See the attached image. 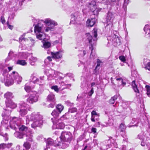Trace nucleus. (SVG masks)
<instances>
[{"label":"nucleus","mask_w":150,"mask_h":150,"mask_svg":"<svg viewBox=\"0 0 150 150\" xmlns=\"http://www.w3.org/2000/svg\"><path fill=\"white\" fill-rule=\"evenodd\" d=\"M30 120L33 121V123L31 124V127L33 128L40 126L41 125V116L37 113H33L30 115L26 117V125L29 124Z\"/></svg>","instance_id":"obj_1"},{"label":"nucleus","mask_w":150,"mask_h":150,"mask_svg":"<svg viewBox=\"0 0 150 150\" xmlns=\"http://www.w3.org/2000/svg\"><path fill=\"white\" fill-rule=\"evenodd\" d=\"M43 29L42 27L40 24H38L35 26L34 32L36 35L37 38L40 40L43 39L42 41L43 45L42 47L44 48H47V39L46 35L42 31Z\"/></svg>","instance_id":"obj_2"},{"label":"nucleus","mask_w":150,"mask_h":150,"mask_svg":"<svg viewBox=\"0 0 150 150\" xmlns=\"http://www.w3.org/2000/svg\"><path fill=\"white\" fill-rule=\"evenodd\" d=\"M93 35H94V38H93L91 35L88 33L86 34V42L88 43L90 45L89 48L91 49V53L90 56L91 58H92L93 56L92 51L95 46L96 41L97 40V29L96 28H94L92 31Z\"/></svg>","instance_id":"obj_3"},{"label":"nucleus","mask_w":150,"mask_h":150,"mask_svg":"<svg viewBox=\"0 0 150 150\" xmlns=\"http://www.w3.org/2000/svg\"><path fill=\"white\" fill-rule=\"evenodd\" d=\"M10 123L11 128L16 130L18 128L21 131H26L28 129L27 127L24 125H22L21 127H19L20 120L16 117L12 118L11 120Z\"/></svg>","instance_id":"obj_4"},{"label":"nucleus","mask_w":150,"mask_h":150,"mask_svg":"<svg viewBox=\"0 0 150 150\" xmlns=\"http://www.w3.org/2000/svg\"><path fill=\"white\" fill-rule=\"evenodd\" d=\"M58 131H56L55 134L58 135L59 134H60L59 137L60 140L64 142H70L72 138V134L69 132H62L61 133Z\"/></svg>","instance_id":"obj_5"},{"label":"nucleus","mask_w":150,"mask_h":150,"mask_svg":"<svg viewBox=\"0 0 150 150\" xmlns=\"http://www.w3.org/2000/svg\"><path fill=\"white\" fill-rule=\"evenodd\" d=\"M57 22L50 18H47V32L50 31L51 35H55L56 32L54 31L55 27L57 25Z\"/></svg>","instance_id":"obj_6"},{"label":"nucleus","mask_w":150,"mask_h":150,"mask_svg":"<svg viewBox=\"0 0 150 150\" xmlns=\"http://www.w3.org/2000/svg\"><path fill=\"white\" fill-rule=\"evenodd\" d=\"M107 40L108 43H111L114 46L120 45L121 43L119 38L115 34H112L111 36L108 37Z\"/></svg>","instance_id":"obj_7"},{"label":"nucleus","mask_w":150,"mask_h":150,"mask_svg":"<svg viewBox=\"0 0 150 150\" xmlns=\"http://www.w3.org/2000/svg\"><path fill=\"white\" fill-rule=\"evenodd\" d=\"M89 7L90 10L93 12L94 15L96 16L98 15L99 12L100 11L102 8L96 7V3L94 1H92L90 3H88Z\"/></svg>","instance_id":"obj_8"},{"label":"nucleus","mask_w":150,"mask_h":150,"mask_svg":"<svg viewBox=\"0 0 150 150\" xmlns=\"http://www.w3.org/2000/svg\"><path fill=\"white\" fill-rule=\"evenodd\" d=\"M62 118L63 117H62L60 119L56 120L54 122L53 121V125L52 127V129H63L64 128L65 125L62 122Z\"/></svg>","instance_id":"obj_9"},{"label":"nucleus","mask_w":150,"mask_h":150,"mask_svg":"<svg viewBox=\"0 0 150 150\" xmlns=\"http://www.w3.org/2000/svg\"><path fill=\"white\" fill-rule=\"evenodd\" d=\"M11 77L13 78V81L15 80L18 84L21 82L22 79V77L19 76L18 73L16 71H13L11 73Z\"/></svg>","instance_id":"obj_10"},{"label":"nucleus","mask_w":150,"mask_h":150,"mask_svg":"<svg viewBox=\"0 0 150 150\" xmlns=\"http://www.w3.org/2000/svg\"><path fill=\"white\" fill-rule=\"evenodd\" d=\"M115 79L117 81V86L119 88H122L126 85V81L125 79L117 77H116Z\"/></svg>","instance_id":"obj_11"},{"label":"nucleus","mask_w":150,"mask_h":150,"mask_svg":"<svg viewBox=\"0 0 150 150\" xmlns=\"http://www.w3.org/2000/svg\"><path fill=\"white\" fill-rule=\"evenodd\" d=\"M114 15L112 13L109 12L107 14V16L106 18L105 23L107 24L108 25L112 24L114 18Z\"/></svg>","instance_id":"obj_12"},{"label":"nucleus","mask_w":150,"mask_h":150,"mask_svg":"<svg viewBox=\"0 0 150 150\" xmlns=\"http://www.w3.org/2000/svg\"><path fill=\"white\" fill-rule=\"evenodd\" d=\"M21 108L19 111V113L21 116H23L26 114L27 113L26 110L28 105L25 103H22L21 105Z\"/></svg>","instance_id":"obj_13"},{"label":"nucleus","mask_w":150,"mask_h":150,"mask_svg":"<svg viewBox=\"0 0 150 150\" xmlns=\"http://www.w3.org/2000/svg\"><path fill=\"white\" fill-rule=\"evenodd\" d=\"M38 96L35 94H31L29 98L27 99V101L30 103L35 102L37 101Z\"/></svg>","instance_id":"obj_14"},{"label":"nucleus","mask_w":150,"mask_h":150,"mask_svg":"<svg viewBox=\"0 0 150 150\" xmlns=\"http://www.w3.org/2000/svg\"><path fill=\"white\" fill-rule=\"evenodd\" d=\"M13 83L14 81L13 78L11 77V75L7 76L5 84L6 86H8L13 84Z\"/></svg>","instance_id":"obj_15"},{"label":"nucleus","mask_w":150,"mask_h":150,"mask_svg":"<svg viewBox=\"0 0 150 150\" xmlns=\"http://www.w3.org/2000/svg\"><path fill=\"white\" fill-rule=\"evenodd\" d=\"M132 88L134 91L136 93V96L139 98L140 96V92L138 89L137 85H136L134 81H133L132 82Z\"/></svg>","instance_id":"obj_16"},{"label":"nucleus","mask_w":150,"mask_h":150,"mask_svg":"<svg viewBox=\"0 0 150 150\" xmlns=\"http://www.w3.org/2000/svg\"><path fill=\"white\" fill-rule=\"evenodd\" d=\"M51 54L52 57L55 59H58L61 58L62 57V54L61 52L59 51L54 53L52 52H51Z\"/></svg>","instance_id":"obj_17"},{"label":"nucleus","mask_w":150,"mask_h":150,"mask_svg":"<svg viewBox=\"0 0 150 150\" xmlns=\"http://www.w3.org/2000/svg\"><path fill=\"white\" fill-rule=\"evenodd\" d=\"M47 73L49 74L50 75L52 76L55 77H56L57 75L59 76H60V79L62 78V77L61 76L62 74L58 71H55L53 70H49Z\"/></svg>","instance_id":"obj_18"},{"label":"nucleus","mask_w":150,"mask_h":150,"mask_svg":"<svg viewBox=\"0 0 150 150\" xmlns=\"http://www.w3.org/2000/svg\"><path fill=\"white\" fill-rule=\"evenodd\" d=\"M6 106L11 108H14L16 107V105L11 100L6 101Z\"/></svg>","instance_id":"obj_19"},{"label":"nucleus","mask_w":150,"mask_h":150,"mask_svg":"<svg viewBox=\"0 0 150 150\" xmlns=\"http://www.w3.org/2000/svg\"><path fill=\"white\" fill-rule=\"evenodd\" d=\"M96 19L95 18H92L88 19L86 22L87 25L88 27H92L95 24Z\"/></svg>","instance_id":"obj_20"},{"label":"nucleus","mask_w":150,"mask_h":150,"mask_svg":"<svg viewBox=\"0 0 150 150\" xmlns=\"http://www.w3.org/2000/svg\"><path fill=\"white\" fill-rule=\"evenodd\" d=\"M79 15V13L78 12H76L74 13L71 14V18L70 23H71L72 21L73 22V23H74Z\"/></svg>","instance_id":"obj_21"},{"label":"nucleus","mask_w":150,"mask_h":150,"mask_svg":"<svg viewBox=\"0 0 150 150\" xmlns=\"http://www.w3.org/2000/svg\"><path fill=\"white\" fill-rule=\"evenodd\" d=\"M97 64L94 70V72L95 74H98V71L99 70L100 67V65L102 64V62L99 59H97Z\"/></svg>","instance_id":"obj_22"},{"label":"nucleus","mask_w":150,"mask_h":150,"mask_svg":"<svg viewBox=\"0 0 150 150\" xmlns=\"http://www.w3.org/2000/svg\"><path fill=\"white\" fill-rule=\"evenodd\" d=\"M107 0V2L108 4H109L112 6H114L116 5H119V1L116 0Z\"/></svg>","instance_id":"obj_23"},{"label":"nucleus","mask_w":150,"mask_h":150,"mask_svg":"<svg viewBox=\"0 0 150 150\" xmlns=\"http://www.w3.org/2000/svg\"><path fill=\"white\" fill-rule=\"evenodd\" d=\"M144 64L145 66V68L150 71V62L147 59H144Z\"/></svg>","instance_id":"obj_24"},{"label":"nucleus","mask_w":150,"mask_h":150,"mask_svg":"<svg viewBox=\"0 0 150 150\" xmlns=\"http://www.w3.org/2000/svg\"><path fill=\"white\" fill-rule=\"evenodd\" d=\"M4 96L6 99V101L11 100L10 99L13 98L12 94L11 92H8L4 94Z\"/></svg>","instance_id":"obj_25"},{"label":"nucleus","mask_w":150,"mask_h":150,"mask_svg":"<svg viewBox=\"0 0 150 150\" xmlns=\"http://www.w3.org/2000/svg\"><path fill=\"white\" fill-rule=\"evenodd\" d=\"M61 141H62L61 140H60V139L59 138H57V140H55L54 141L52 146H59L60 145V144Z\"/></svg>","instance_id":"obj_26"},{"label":"nucleus","mask_w":150,"mask_h":150,"mask_svg":"<svg viewBox=\"0 0 150 150\" xmlns=\"http://www.w3.org/2000/svg\"><path fill=\"white\" fill-rule=\"evenodd\" d=\"M44 78V76H42V77H40V80H39V79L37 78L35 80V82H34V83H37L39 85H42V84L41 83H42L43 82V79Z\"/></svg>","instance_id":"obj_27"},{"label":"nucleus","mask_w":150,"mask_h":150,"mask_svg":"<svg viewBox=\"0 0 150 150\" xmlns=\"http://www.w3.org/2000/svg\"><path fill=\"white\" fill-rule=\"evenodd\" d=\"M48 99L49 100L52 102L54 101L55 98L54 95L52 93H51L48 96Z\"/></svg>","instance_id":"obj_28"},{"label":"nucleus","mask_w":150,"mask_h":150,"mask_svg":"<svg viewBox=\"0 0 150 150\" xmlns=\"http://www.w3.org/2000/svg\"><path fill=\"white\" fill-rule=\"evenodd\" d=\"M56 108L58 111L61 113L64 109V106L60 104H58L56 106Z\"/></svg>","instance_id":"obj_29"},{"label":"nucleus","mask_w":150,"mask_h":150,"mask_svg":"<svg viewBox=\"0 0 150 150\" xmlns=\"http://www.w3.org/2000/svg\"><path fill=\"white\" fill-rule=\"evenodd\" d=\"M117 96L116 95H115L112 97L109 100V102L111 104H113L115 103V100L117 99Z\"/></svg>","instance_id":"obj_30"},{"label":"nucleus","mask_w":150,"mask_h":150,"mask_svg":"<svg viewBox=\"0 0 150 150\" xmlns=\"http://www.w3.org/2000/svg\"><path fill=\"white\" fill-rule=\"evenodd\" d=\"M60 113H61L58 111H57V110H54L52 111L51 114L54 117H55L58 116Z\"/></svg>","instance_id":"obj_31"},{"label":"nucleus","mask_w":150,"mask_h":150,"mask_svg":"<svg viewBox=\"0 0 150 150\" xmlns=\"http://www.w3.org/2000/svg\"><path fill=\"white\" fill-rule=\"evenodd\" d=\"M126 128V126L124 124L121 123L120 126L119 130L121 132H124L125 131Z\"/></svg>","instance_id":"obj_32"},{"label":"nucleus","mask_w":150,"mask_h":150,"mask_svg":"<svg viewBox=\"0 0 150 150\" xmlns=\"http://www.w3.org/2000/svg\"><path fill=\"white\" fill-rule=\"evenodd\" d=\"M17 64H19L22 66H25L27 64V63L25 61L23 60H18L16 62Z\"/></svg>","instance_id":"obj_33"},{"label":"nucleus","mask_w":150,"mask_h":150,"mask_svg":"<svg viewBox=\"0 0 150 150\" xmlns=\"http://www.w3.org/2000/svg\"><path fill=\"white\" fill-rule=\"evenodd\" d=\"M23 146L25 147V149H23V150H28L30 148V145L29 143L28 142L24 143Z\"/></svg>","instance_id":"obj_34"},{"label":"nucleus","mask_w":150,"mask_h":150,"mask_svg":"<svg viewBox=\"0 0 150 150\" xmlns=\"http://www.w3.org/2000/svg\"><path fill=\"white\" fill-rule=\"evenodd\" d=\"M146 94L148 97H150V86L148 85L146 86Z\"/></svg>","instance_id":"obj_35"},{"label":"nucleus","mask_w":150,"mask_h":150,"mask_svg":"<svg viewBox=\"0 0 150 150\" xmlns=\"http://www.w3.org/2000/svg\"><path fill=\"white\" fill-rule=\"evenodd\" d=\"M53 142L54 141L52 139L50 138L47 139V146L50 145L51 146H52Z\"/></svg>","instance_id":"obj_36"},{"label":"nucleus","mask_w":150,"mask_h":150,"mask_svg":"<svg viewBox=\"0 0 150 150\" xmlns=\"http://www.w3.org/2000/svg\"><path fill=\"white\" fill-rule=\"evenodd\" d=\"M148 26L147 25H146L144 28V30L146 33H148V34H149L150 37V28L148 29Z\"/></svg>","instance_id":"obj_37"},{"label":"nucleus","mask_w":150,"mask_h":150,"mask_svg":"<svg viewBox=\"0 0 150 150\" xmlns=\"http://www.w3.org/2000/svg\"><path fill=\"white\" fill-rule=\"evenodd\" d=\"M79 56L83 57L86 54V51L85 50H81L79 51Z\"/></svg>","instance_id":"obj_38"},{"label":"nucleus","mask_w":150,"mask_h":150,"mask_svg":"<svg viewBox=\"0 0 150 150\" xmlns=\"http://www.w3.org/2000/svg\"><path fill=\"white\" fill-rule=\"evenodd\" d=\"M77 111V109L76 108H69V112L71 113H74Z\"/></svg>","instance_id":"obj_39"},{"label":"nucleus","mask_w":150,"mask_h":150,"mask_svg":"<svg viewBox=\"0 0 150 150\" xmlns=\"http://www.w3.org/2000/svg\"><path fill=\"white\" fill-rule=\"evenodd\" d=\"M52 89L54 90L55 91L58 92L59 91V89L57 86H53L51 87Z\"/></svg>","instance_id":"obj_40"},{"label":"nucleus","mask_w":150,"mask_h":150,"mask_svg":"<svg viewBox=\"0 0 150 150\" xmlns=\"http://www.w3.org/2000/svg\"><path fill=\"white\" fill-rule=\"evenodd\" d=\"M94 93V90H93V88H91L90 91H89L88 92V95L91 96L92 95L93 93Z\"/></svg>","instance_id":"obj_41"},{"label":"nucleus","mask_w":150,"mask_h":150,"mask_svg":"<svg viewBox=\"0 0 150 150\" xmlns=\"http://www.w3.org/2000/svg\"><path fill=\"white\" fill-rule=\"evenodd\" d=\"M129 2V0H124V3L123 7L125 8H126L127 5L128 4Z\"/></svg>","instance_id":"obj_42"},{"label":"nucleus","mask_w":150,"mask_h":150,"mask_svg":"<svg viewBox=\"0 0 150 150\" xmlns=\"http://www.w3.org/2000/svg\"><path fill=\"white\" fill-rule=\"evenodd\" d=\"M30 78L32 80L33 82L34 83L37 78L35 75L34 74H33L31 75Z\"/></svg>","instance_id":"obj_43"},{"label":"nucleus","mask_w":150,"mask_h":150,"mask_svg":"<svg viewBox=\"0 0 150 150\" xmlns=\"http://www.w3.org/2000/svg\"><path fill=\"white\" fill-rule=\"evenodd\" d=\"M119 59L122 62H125L126 61L125 57L123 56H120L119 57Z\"/></svg>","instance_id":"obj_44"},{"label":"nucleus","mask_w":150,"mask_h":150,"mask_svg":"<svg viewBox=\"0 0 150 150\" xmlns=\"http://www.w3.org/2000/svg\"><path fill=\"white\" fill-rule=\"evenodd\" d=\"M25 89L26 91L29 92L31 89V87L28 85H26L25 86Z\"/></svg>","instance_id":"obj_45"},{"label":"nucleus","mask_w":150,"mask_h":150,"mask_svg":"<svg viewBox=\"0 0 150 150\" xmlns=\"http://www.w3.org/2000/svg\"><path fill=\"white\" fill-rule=\"evenodd\" d=\"M14 134L15 135H16V134L17 135V137L19 138H22L23 137V136L22 134L20 133L19 132H16L14 133Z\"/></svg>","instance_id":"obj_46"},{"label":"nucleus","mask_w":150,"mask_h":150,"mask_svg":"<svg viewBox=\"0 0 150 150\" xmlns=\"http://www.w3.org/2000/svg\"><path fill=\"white\" fill-rule=\"evenodd\" d=\"M97 129L94 127H92L91 129V132L94 134H97L96 132Z\"/></svg>","instance_id":"obj_47"},{"label":"nucleus","mask_w":150,"mask_h":150,"mask_svg":"<svg viewBox=\"0 0 150 150\" xmlns=\"http://www.w3.org/2000/svg\"><path fill=\"white\" fill-rule=\"evenodd\" d=\"M29 55L30 54L28 52L24 53L23 54V56L24 58H27Z\"/></svg>","instance_id":"obj_48"},{"label":"nucleus","mask_w":150,"mask_h":150,"mask_svg":"<svg viewBox=\"0 0 150 150\" xmlns=\"http://www.w3.org/2000/svg\"><path fill=\"white\" fill-rule=\"evenodd\" d=\"M55 102L54 101L52 102V103H50L49 105V107L51 108H53L55 104Z\"/></svg>","instance_id":"obj_49"},{"label":"nucleus","mask_w":150,"mask_h":150,"mask_svg":"<svg viewBox=\"0 0 150 150\" xmlns=\"http://www.w3.org/2000/svg\"><path fill=\"white\" fill-rule=\"evenodd\" d=\"M1 21L2 24H4L5 23L6 21L4 19V17L2 16L1 18Z\"/></svg>","instance_id":"obj_50"},{"label":"nucleus","mask_w":150,"mask_h":150,"mask_svg":"<svg viewBox=\"0 0 150 150\" xmlns=\"http://www.w3.org/2000/svg\"><path fill=\"white\" fill-rule=\"evenodd\" d=\"M6 144H0V149H3L6 147Z\"/></svg>","instance_id":"obj_51"},{"label":"nucleus","mask_w":150,"mask_h":150,"mask_svg":"<svg viewBox=\"0 0 150 150\" xmlns=\"http://www.w3.org/2000/svg\"><path fill=\"white\" fill-rule=\"evenodd\" d=\"M138 138L140 139H142L143 138V134L140 133L138 136Z\"/></svg>","instance_id":"obj_52"},{"label":"nucleus","mask_w":150,"mask_h":150,"mask_svg":"<svg viewBox=\"0 0 150 150\" xmlns=\"http://www.w3.org/2000/svg\"><path fill=\"white\" fill-rule=\"evenodd\" d=\"M52 43L47 41V48L53 46L52 45Z\"/></svg>","instance_id":"obj_53"},{"label":"nucleus","mask_w":150,"mask_h":150,"mask_svg":"<svg viewBox=\"0 0 150 150\" xmlns=\"http://www.w3.org/2000/svg\"><path fill=\"white\" fill-rule=\"evenodd\" d=\"M97 115V114L95 111L93 110L91 112V116H94V115Z\"/></svg>","instance_id":"obj_54"},{"label":"nucleus","mask_w":150,"mask_h":150,"mask_svg":"<svg viewBox=\"0 0 150 150\" xmlns=\"http://www.w3.org/2000/svg\"><path fill=\"white\" fill-rule=\"evenodd\" d=\"M141 145L142 146H145L146 145L147 146H148V144H147L146 143L144 142V141H142Z\"/></svg>","instance_id":"obj_55"},{"label":"nucleus","mask_w":150,"mask_h":150,"mask_svg":"<svg viewBox=\"0 0 150 150\" xmlns=\"http://www.w3.org/2000/svg\"><path fill=\"white\" fill-rule=\"evenodd\" d=\"M31 60L34 62H35L37 60V59L36 57H32L31 59Z\"/></svg>","instance_id":"obj_56"},{"label":"nucleus","mask_w":150,"mask_h":150,"mask_svg":"<svg viewBox=\"0 0 150 150\" xmlns=\"http://www.w3.org/2000/svg\"><path fill=\"white\" fill-rule=\"evenodd\" d=\"M6 147H7L9 148L12 145V143H10L8 144H6Z\"/></svg>","instance_id":"obj_57"},{"label":"nucleus","mask_w":150,"mask_h":150,"mask_svg":"<svg viewBox=\"0 0 150 150\" xmlns=\"http://www.w3.org/2000/svg\"><path fill=\"white\" fill-rule=\"evenodd\" d=\"M95 116H91V120L93 122L95 121Z\"/></svg>","instance_id":"obj_58"},{"label":"nucleus","mask_w":150,"mask_h":150,"mask_svg":"<svg viewBox=\"0 0 150 150\" xmlns=\"http://www.w3.org/2000/svg\"><path fill=\"white\" fill-rule=\"evenodd\" d=\"M59 40H56L55 41H54L53 43H52V45H54L56 44H57L59 42Z\"/></svg>","instance_id":"obj_59"},{"label":"nucleus","mask_w":150,"mask_h":150,"mask_svg":"<svg viewBox=\"0 0 150 150\" xmlns=\"http://www.w3.org/2000/svg\"><path fill=\"white\" fill-rule=\"evenodd\" d=\"M7 25L8 27V28L11 29H12L13 28V26L12 25H10L8 23H7Z\"/></svg>","instance_id":"obj_60"},{"label":"nucleus","mask_w":150,"mask_h":150,"mask_svg":"<svg viewBox=\"0 0 150 150\" xmlns=\"http://www.w3.org/2000/svg\"><path fill=\"white\" fill-rule=\"evenodd\" d=\"M138 126L137 124H135L134 125H128V127H134V126H136L137 127Z\"/></svg>","instance_id":"obj_61"},{"label":"nucleus","mask_w":150,"mask_h":150,"mask_svg":"<svg viewBox=\"0 0 150 150\" xmlns=\"http://www.w3.org/2000/svg\"><path fill=\"white\" fill-rule=\"evenodd\" d=\"M121 149L122 150H126V146L125 145L122 146Z\"/></svg>","instance_id":"obj_62"},{"label":"nucleus","mask_w":150,"mask_h":150,"mask_svg":"<svg viewBox=\"0 0 150 150\" xmlns=\"http://www.w3.org/2000/svg\"><path fill=\"white\" fill-rule=\"evenodd\" d=\"M96 83L95 82H92L91 83V88H93V87L95 86Z\"/></svg>","instance_id":"obj_63"},{"label":"nucleus","mask_w":150,"mask_h":150,"mask_svg":"<svg viewBox=\"0 0 150 150\" xmlns=\"http://www.w3.org/2000/svg\"><path fill=\"white\" fill-rule=\"evenodd\" d=\"M16 150H21L20 149V146L19 145H17L16 146Z\"/></svg>","instance_id":"obj_64"}]
</instances>
